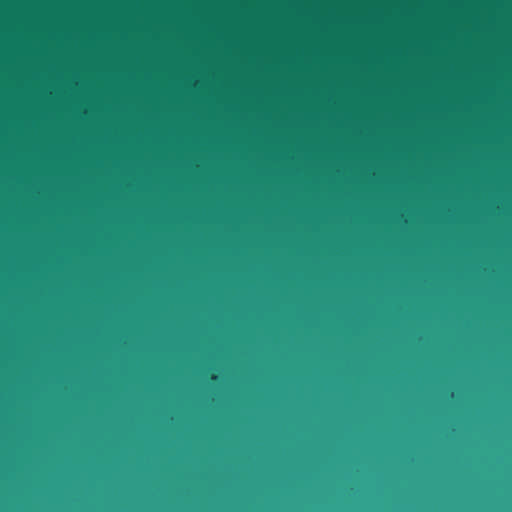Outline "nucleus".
<instances>
[{
    "instance_id": "1",
    "label": "nucleus",
    "mask_w": 512,
    "mask_h": 512,
    "mask_svg": "<svg viewBox=\"0 0 512 512\" xmlns=\"http://www.w3.org/2000/svg\"><path fill=\"white\" fill-rule=\"evenodd\" d=\"M216 378H217V377H216V376H214V375L211 377V379H212V380H216Z\"/></svg>"
}]
</instances>
